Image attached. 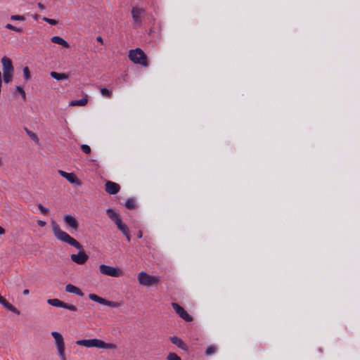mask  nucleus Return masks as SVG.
I'll return each mask as SVG.
<instances>
[{
	"mask_svg": "<svg viewBox=\"0 0 360 360\" xmlns=\"http://www.w3.org/2000/svg\"><path fill=\"white\" fill-rule=\"evenodd\" d=\"M52 231L56 238L78 249L79 252L77 254L70 255V259L75 263L82 265L86 262L89 256L83 250L82 245L68 233L61 230L58 224L52 222Z\"/></svg>",
	"mask_w": 360,
	"mask_h": 360,
	"instance_id": "f257e3e1",
	"label": "nucleus"
},
{
	"mask_svg": "<svg viewBox=\"0 0 360 360\" xmlns=\"http://www.w3.org/2000/svg\"><path fill=\"white\" fill-rule=\"evenodd\" d=\"M76 344L79 346H83L87 348L96 347L100 349H115L117 346L112 343H106L104 341L99 339H88V340H79L76 341Z\"/></svg>",
	"mask_w": 360,
	"mask_h": 360,
	"instance_id": "f03ea898",
	"label": "nucleus"
},
{
	"mask_svg": "<svg viewBox=\"0 0 360 360\" xmlns=\"http://www.w3.org/2000/svg\"><path fill=\"white\" fill-rule=\"evenodd\" d=\"M1 62L2 64L4 82L6 84H9L12 82L14 72L12 61L9 58L4 56Z\"/></svg>",
	"mask_w": 360,
	"mask_h": 360,
	"instance_id": "7ed1b4c3",
	"label": "nucleus"
},
{
	"mask_svg": "<svg viewBox=\"0 0 360 360\" xmlns=\"http://www.w3.org/2000/svg\"><path fill=\"white\" fill-rule=\"evenodd\" d=\"M129 59L136 64L146 67L148 65L147 57L144 52L139 48L130 50L129 53Z\"/></svg>",
	"mask_w": 360,
	"mask_h": 360,
	"instance_id": "20e7f679",
	"label": "nucleus"
},
{
	"mask_svg": "<svg viewBox=\"0 0 360 360\" xmlns=\"http://www.w3.org/2000/svg\"><path fill=\"white\" fill-rule=\"evenodd\" d=\"M138 281L141 285L151 286L160 281V276H150L144 271H141L138 274Z\"/></svg>",
	"mask_w": 360,
	"mask_h": 360,
	"instance_id": "39448f33",
	"label": "nucleus"
},
{
	"mask_svg": "<svg viewBox=\"0 0 360 360\" xmlns=\"http://www.w3.org/2000/svg\"><path fill=\"white\" fill-rule=\"evenodd\" d=\"M51 335L55 340V343L57 347L58 356H60L61 360H66L65 354V342L63 337L60 333L56 331L52 332Z\"/></svg>",
	"mask_w": 360,
	"mask_h": 360,
	"instance_id": "423d86ee",
	"label": "nucleus"
},
{
	"mask_svg": "<svg viewBox=\"0 0 360 360\" xmlns=\"http://www.w3.org/2000/svg\"><path fill=\"white\" fill-rule=\"evenodd\" d=\"M99 271L103 275L112 277L118 278L123 276V271L120 268L113 267L105 264H101L99 266Z\"/></svg>",
	"mask_w": 360,
	"mask_h": 360,
	"instance_id": "0eeeda50",
	"label": "nucleus"
},
{
	"mask_svg": "<svg viewBox=\"0 0 360 360\" xmlns=\"http://www.w3.org/2000/svg\"><path fill=\"white\" fill-rule=\"evenodd\" d=\"M89 297L92 301L96 302L99 304L106 305L111 307L117 308L120 307V304L117 302L107 300L103 297L98 296L96 294L91 293L89 295Z\"/></svg>",
	"mask_w": 360,
	"mask_h": 360,
	"instance_id": "6e6552de",
	"label": "nucleus"
},
{
	"mask_svg": "<svg viewBox=\"0 0 360 360\" xmlns=\"http://www.w3.org/2000/svg\"><path fill=\"white\" fill-rule=\"evenodd\" d=\"M172 306L175 312L184 321L190 322L193 320L192 316L179 304L172 302Z\"/></svg>",
	"mask_w": 360,
	"mask_h": 360,
	"instance_id": "1a4fd4ad",
	"label": "nucleus"
},
{
	"mask_svg": "<svg viewBox=\"0 0 360 360\" xmlns=\"http://www.w3.org/2000/svg\"><path fill=\"white\" fill-rule=\"evenodd\" d=\"M105 189L108 194L115 195L120 191V186L115 182L108 181L105 184Z\"/></svg>",
	"mask_w": 360,
	"mask_h": 360,
	"instance_id": "9d476101",
	"label": "nucleus"
},
{
	"mask_svg": "<svg viewBox=\"0 0 360 360\" xmlns=\"http://www.w3.org/2000/svg\"><path fill=\"white\" fill-rule=\"evenodd\" d=\"M63 221L68 227L75 231L77 230L79 224L75 217L70 214H66L63 217Z\"/></svg>",
	"mask_w": 360,
	"mask_h": 360,
	"instance_id": "9b49d317",
	"label": "nucleus"
},
{
	"mask_svg": "<svg viewBox=\"0 0 360 360\" xmlns=\"http://www.w3.org/2000/svg\"><path fill=\"white\" fill-rule=\"evenodd\" d=\"M58 173L64 178H65L70 183L75 184L76 185H81V181L77 179L73 173H68L63 170H58Z\"/></svg>",
	"mask_w": 360,
	"mask_h": 360,
	"instance_id": "f8f14e48",
	"label": "nucleus"
},
{
	"mask_svg": "<svg viewBox=\"0 0 360 360\" xmlns=\"http://www.w3.org/2000/svg\"><path fill=\"white\" fill-rule=\"evenodd\" d=\"M145 13V10L142 8L134 7L131 9V15L134 21L140 25L141 23V15Z\"/></svg>",
	"mask_w": 360,
	"mask_h": 360,
	"instance_id": "ddd939ff",
	"label": "nucleus"
},
{
	"mask_svg": "<svg viewBox=\"0 0 360 360\" xmlns=\"http://www.w3.org/2000/svg\"><path fill=\"white\" fill-rule=\"evenodd\" d=\"M0 304L7 310L16 314H20V311L13 305L10 304L4 297L0 295Z\"/></svg>",
	"mask_w": 360,
	"mask_h": 360,
	"instance_id": "4468645a",
	"label": "nucleus"
},
{
	"mask_svg": "<svg viewBox=\"0 0 360 360\" xmlns=\"http://www.w3.org/2000/svg\"><path fill=\"white\" fill-rule=\"evenodd\" d=\"M65 290L68 292L74 293L80 297L84 296V293L82 292V291L79 288L72 284L66 285Z\"/></svg>",
	"mask_w": 360,
	"mask_h": 360,
	"instance_id": "2eb2a0df",
	"label": "nucleus"
},
{
	"mask_svg": "<svg viewBox=\"0 0 360 360\" xmlns=\"http://www.w3.org/2000/svg\"><path fill=\"white\" fill-rule=\"evenodd\" d=\"M170 341L174 344L176 345L180 349L187 351L188 350V346L178 337L176 336H172L170 338Z\"/></svg>",
	"mask_w": 360,
	"mask_h": 360,
	"instance_id": "dca6fc26",
	"label": "nucleus"
},
{
	"mask_svg": "<svg viewBox=\"0 0 360 360\" xmlns=\"http://www.w3.org/2000/svg\"><path fill=\"white\" fill-rule=\"evenodd\" d=\"M51 42H53L54 44L61 45L64 48L70 47L69 44L65 39H63L62 37H60L59 36L52 37L51 39Z\"/></svg>",
	"mask_w": 360,
	"mask_h": 360,
	"instance_id": "f3484780",
	"label": "nucleus"
},
{
	"mask_svg": "<svg viewBox=\"0 0 360 360\" xmlns=\"http://www.w3.org/2000/svg\"><path fill=\"white\" fill-rule=\"evenodd\" d=\"M107 215L108 217L116 224L121 219L120 218L119 214L115 212L112 208H108L106 210Z\"/></svg>",
	"mask_w": 360,
	"mask_h": 360,
	"instance_id": "a211bd4d",
	"label": "nucleus"
},
{
	"mask_svg": "<svg viewBox=\"0 0 360 360\" xmlns=\"http://www.w3.org/2000/svg\"><path fill=\"white\" fill-rule=\"evenodd\" d=\"M50 75L51 76V77H53V79L58 80V81L67 79L68 78V75H66L65 73H60V72H53V71L51 72Z\"/></svg>",
	"mask_w": 360,
	"mask_h": 360,
	"instance_id": "6ab92c4d",
	"label": "nucleus"
},
{
	"mask_svg": "<svg viewBox=\"0 0 360 360\" xmlns=\"http://www.w3.org/2000/svg\"><path fill=\"white\" fill-rule=\"evenodd\" d=\"M115 224L117 225V229H118L120 231H122V233L123 234H127V233L128 231H129V229H128V226H127V224H125L124 223H123V222H122V221L121 219H120V220H119V221H118Z\"/></svg>",
	"mask_w": 360,
	"mask_h": 360,
	"instance_id": "aec40b11",
	"label": "nucleus"
},
{
	"mask_svg": "<svg viewBox=\"0 0 360 360\" xmlns=\"http://www.w3.org/2000/svg\"><path fill=\"white\" fill-rule=\"evenodd\" d=\"M87 101H88V100L86 98H83L79 99V100H74L70 103V105H71V106H76V105L84 106L87 103Z\"/></svg>",
	"mask_w": 360,
	"mask_h": 360,
	"instance_id": "412c9836",
	"label": "nucleus"
},
{
	"mask_svg": "<svg viewBox=\"0 0 360 360\" xmlns=\"http://www.w3.org/2000/svg\"><path fill=\"white\" fill-rule=\"evenodd\" d=\"M217 351V347L214 345H210L206 348L205 354L206 356H209L215 354Z\"/></svg>",
	"mask_w": 360,
	"mask_h": 360,
	"instance_id": "4be33fe9",
	"label": "nucleus"
},
{
	"mask_svg": "<svg viewBox=\"0 0 360 360\" xmlns=\"http://www.w3.org/2000/svg\"><path fill=\"white\" fill-rule=\"evenodd\" d=\"M47 302L49 304L57 307H62L63 306V302L60 301L58 299L54 298V299H49L47 300Z\"/></svg>",
	"mask_w": 360,
	"mask_h": 360,
	"instance_id": "5701e85b",
	"label": "nucleus"
},
{
	"mask_svg": "<svg viewBox=\"0 0 360 360\" xmlns=\"http://www.w3.org/2000/svg\"><path fill=\"white\" fill-rule=\"evenodd\" d=\"M125 207L129 210H133L136 207V200L134 198H128L125 202Z\"/></svg>",
	"mask_w": 360,
	"mask_h": 360,
	"instance_id": "b1692460",
	"label": "nucleus"
},
{
	"mask_svg": "<svg viewBox=\"0 0 360 360\" xmlns=\"http://www.w3.org/2000/svg\"><path fill=\"white\" fill-rule=\"evenodd\" d=\"M25 131H26L27 134L29 136V137H30L32 140H33L34 141H35V142H37V143L39 141L38 136H37V135L35 133H34L33 131H32L29 130V129H27V128H25Z\"/></svg>",
	"mask_w": 360,
	"mask_h": 360,
	"instance_id": "393cba45",
	"label": "nucleus"
},
{
	"mask_svg": "<svg viewBox=\"0 0 360 360\" xmlns=\"http://www.w3.org/2000/svg\"><path fill=\"white\" fill-rule=\"evenodd\" d=\"M100 91H101V95L105 97L110 98L112 96V91L108 90L106 88H101L100 89Z\"/></svg>",
	"mask_w": 360,
	"mask_h": 360,
	"instance_id": "a878e982",
	"label": "nucleus"
},
{
	"mask_svg": "<svg viewBox=\"0 0 360 360\" xmlns=\"http://www.w3.org/2000/svg\"><path fill=\"white\" fill-rule=\"evenodd\" d=\"M23 75H24V78L25 80L27 81V80L30 79L31 75H30V72L28 67H25L23 68Z\"/></svg>",
	"mask_w": 360,
	"mask_h": 360,
	"instance_id": "bb28decb",
	"label": "nucleus"
},
{
	"mask_svg": "<svg viewBox=\"0 0 360 360\" xmlns=\"http://www.w3.org/2000/svg\"><path fill=\"white\" fill-rule=\"evenodd\" d=\"M62 307L65 308V309H69V310L72 311H76L77 310V308L75 305L70 304H68V303H65L64 302H63V306Z\"/></svg>",
	"mask_w": 360,
	"mask_h": 360,
	"instance_id": "cd10ccee",
	"label": "nucleus"
},
{
	"mask_svg": "<svg viewBox=\"0 0 360 360\" xmlns=\"http://www.w3.org/2000/svg\"><path fill=\"white\" fill-rule=\"evenodd\" d=\"M167 359L168 360H181V358L176 354L173 352L169 353Z\"/></svg>",
	"mask_w": 360,
	"mask_h": 360,
	"instance_id": "c85d7f7f",
	"label": "nucleus"
},
{
	"mask_svg": "<svg viewBox=\"0 0 360 360\" xmlns=\"http://www.w3.org/2000/svg\"><path fill=\"white\" fill-rule=\"evenodd\" d=\"M6 28L11 30H13L16 32H21L22 31L21 28L16 27L12 25L11 24H7L6 25Z\"/></svg>",
	"mask_w": 360,
	"mask_h": 360,
	"instance_id": "c756f323",
	"label": "nucleus"
},
{
	"mask_svg": "<svg viewBox=\"0 0 360 360\" xmlns=\"http://www.w3.org/2000/svg\"><path fill=\"white\" fill-rule=\"evenodd\" d=\"M42 20L51 25H56L58 24V21L54 19L44 17Z\"/></svg>",
	"mask_w": 360,
	"mask_h": 360,
	"instance_id": "7c9ffc66",
	"label": "nucleus"
},
{
	"mask_svg": "<svg viewBox=\"0 0 360 360\" xmlns=\"http://www.w3.org/2000/svg\"><path fill=\"white\" fill-rule=\"evenodd\" d=\"M80 147L82 152L85 154H89L91 153V148L88 145L82 144Z\"/></svg>",
	"mask_w": 360,
	"mask_h": 360,
	"instance_id": "2f4dec72",
	"label": "nucleus"
},
{
	"mask_svg": "<svg viewBox=\"0 0 360 360\" xmlns=\"http://www.w3.org/2000/svg\"><path fill=\"white\" fill-rule=\"evenodd\" d=\"M11 19L13 20L23 21V20H25V17L23 15H13L11 16Z\"/></svg>",
	"mask_w": 360,
	"mask_h": 360,
	"instance_id": "473e14b6",
	"label": "nucleus"
},
{
	"mask_svg": "<svg viewBox=\"0 0 360 360\" xmlns=\"http://www.w3.org/2000/svg\"><path fill=\"white\" fill-rule=\"evenodd\" d=\"M38 208L43 214H47L49 213V210L41 204L38 205Z\"/></svg>",
	"mask_w": 360,
	"mask_h": 360,
	"instance_id": "72a5a7b5",
	"label": "nucleus"
},
{
	"mask_svg": "<svg viewBox=\"0 0 360 360\" xmlns=\"http://www.w3.org/2000/svg\"><path fill=\"white\" fill-rule=\"evenodd\" d=\"M16 89L22 96V98H23V100H25L26 99V94H25V91L23 90V89L22 87L18 86H16Z\"/></svg>",
	"mask_w": 360,
	"mask_h": 360,
	"instance_id": "f704fd0d",
	"label": "nucleus"
},
{
	"mask_svg": "<svg viewBox=\"0 0 360 360\" xmlns=\"http://www.w3.org/2000/svg\"><path fill=\"white\" fill-rule=\"evenodd\" d=\"M37 224L41 226V227H43L46 225V222L44 221H42V220H38L37 221Z\"/></svg>",
	"mask_w": 360,
	"mask_h": 360,
	"instance_id": "c9c22d12",
	"label": "nucleus"
},
{
	"mask_svg": "<svg viewBox=\"0 0 360 360\" xmlns=\"http://www.w3.org/2000/svg\"><path fill=\"white\" fill-rule=\"evenodd\" d=\"M124 235L126 236L127 240L129 242L131 240V236L129 235V231H128L127 233V234H124Z\"/></svg>",
	"mask_w": 360,
	"mask_h": 360,
	"instance_id": "e433bc0d",
	"label": "nucleus"
},
{
	"mask_svg": "<svg viewBox=\"0 0 360 360\" xmlns=\"http://www.w3.org/2000/svg\"><path fill=\"white\" fill-rule=\"evenodd\" d=\"M6 233L5 229L0 226V235H4Z\"/></svg>",
	"mask_w": 360,
	"mask_h": 360,
	"instance_id": "4c0bfd02",
	"label": "nucleus"
},
{
	"mask_svg": "<svg viewBox=\"0 0 360 360\" xmlns=\"http://www.w3.org/2000/svg\"><path fill=\"white\" fill-rule=\"evenodd\" d=\"M96 40H97V41H98V42H100V43H101V44H103V38H102L101 37H100V36H99V37H97Z\"/></svg>",
	"mask_w": 360,
	"mask_h": 360,
	"instance_id": "58836bf2",
	"label": "nucleus"
},
{
	"mask_svg": "<svg viewBox=\"0 0 360 360\" xmlns=\"http://www.w3.org/2000/svg\"><path fill=\"white\" fill-rule=\"evenodd\" d=\"M38 7L41 9V10H44L45 8V6H44V4H42L41 3H39L38 4Z\"/></svg>",
	"mask_w": 360,
	"mask_h": 360,
	"instance_id": "ea45409f",
	"label": "nucleus"
},
{
	"mask_svg": "<svg viewBox=\"0 0 360 360\" xmlns=\"http://www.w3.org/2000/svg\"><path fill=\"white\" fill-rule=\"evenodd\" d=\"M142 236H143L142 231H139L138 232V233H137V237H138V238H142Z\"/></svg>",
	"mask_w": 360,
	"mask_h": 360,
	"instance_id": "a19ab883",
	"label": "nucleus"
},
{
	"mask_svg": "<svg viewBox=\"0 0 360 360\" xmlns=\"http://www.w3.org/2000/svg\"><path fill=\"white\" fill-rule=\"evenodd\" d=\"M29 292H30V291L27 289H25V290H23V295H28Z\"/></svg>",
	"mask_w": 360,
	"mask_h": 360,
	"instance_id": "79ce46f5",
	"label": "nucleus"
},
{
	"mask_svg": "<svg viewBox=\"0 0 360 360\" xmlns=\"http://www.w3.org/2000/svg\"><path fill=\"white\" fill-rule=\"evenodd\" d=\"M3 165V162L1 158H0V167Z\"/></svg>",
	"mask_w": 360,
	"mask_h": 360,
	"instance_id": "37998d69",
	"label": "nucleus"
}]
</instances>
